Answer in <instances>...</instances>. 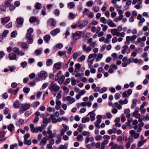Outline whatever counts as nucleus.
Instances as JSON below:
<instances>
[{"label":"nucleus","instance_id":"obj_55","mask_svg":"<svg viewBox=\"0 0 149 149\" xmlns=\"http://www.w3.org/2000/svg\"><path fill=\"white\" fill-rule=\"evenodd\" d=\"M30 135L28 133H26L24 136V140H26L30 137Z\"/></svg>","mask_w":149,"mask_h":149},{"label":"nucleus","instance_id":"obj_7","mask_svg":"<svg viewBox=\"0 0 149 149\" xmlns=\"http://www.w3.org/2000/svg\"><path fill=\"white\" fill-rule=\"evenodd\" d=\"M47 133L49 136L46 135V138L47 140H49L50 139H52L54 137V134L52 133V131L51 130H48Z\"/></svg>","mask_w":149,"mask_h":149},{"label":"nucleus","instance_id":"obj_13","mask_svg":"<svg viewBox=\"0 0 149 149\" xmlns=\"http://www.w3.org/2000/svg\"><path fill=\"white\" fill-rule=\"evenodd\" d=\"M88 23V21L86 20H84L81 22V23L78 26L79 27L81 28L84 27L86 26Z\"/></svg>","mask_w":149,"mask_h":149},{"label":"nucleus","instance_id":"obj_41","mask_svg":"<svg viewBox=\"0 0 149 149\" xmlns=\"http://www.w3.org/2000/svg\"><path fill=\"white\" fill-rule=\"evenodd\" d=\"M85 58V56L84 55H82L80 58L78 59V61L79 62H81L82 61L84 60Z\"/></svg>","mask_w":149,"mask_h":149},{"label":"nucleus","instance_id":"obj_61","mask_svg":"<svg viewBox=\"0 0 149 149\" xmlns=\"http://www.w3.org/2000/svg\"><path fill=\"white\" fill-rule=\"evenodd\" d=\"M74 15L71 13H69V17L71 19H74Z\"/></svg>","mask_w":149,"mask_h":149},{"label":"nucleus","instance_id":"obj_30","mask_svg":"<svg viewBox=\"0 0 149 149\" xmlns=\"http://www.w3.org/2000/svg\"><path fill=\"white\" fill-rule=\"evenodd\" d=\"M65 79V77L63 75V76H61L59 79V81H58V83L60 84H62L63 83V81H64V79Z\"/></svg>","mask_w":149,"mask_h":149},{"label":"nucleus","instance_id":"obj_23","mask_svg":"<svg viewBox=\"0 0 149 149\" xmlns=\"http://www.w3.org/2000/svg\"><path fill=\"white\" fill-rule=\"evenodd\" d=\"M7 128L9 131L12 132L15 128V127L13 124H10L8 127Z\"/></svg>","mask_w":149,"mask_h":149},{"label":"nucleus","instance_id":"obj_60","mask_svg":"<svg viewBox=\"0 0 149 149\" xmlns=\"http://www.w3.org/2000/svg\"><path fill=\"white\" fill-rule=\"evenodd\" d=\"M93 2L92 1H89L87 2L86 4L87 6H91L93 4Z\"/></svg>","mask_w":149,"mask_h":149},{"label":"nucleus","instance_id":"obj_37","mask_svg":"<svg viewBox=\"0 0 149 149\" xmlns=\"http://www.w3.org/2000/svg\"><path fill=\"white\" fill-rule=\"evenodd\" d=\"M90 118L89 117H86V118H83L82 119V122L84 123L86 122H88Z\"/></svg>","mask_w":149,"mask_h":149},{"label":"nucleus","instance_id":"obj_22","mask_svg":"<svg viewBox=\"0 0 149 149\" xmlns=\"http://www.w3.org/2000/svg\"><path fill=\"white\" fill-rule=\"evenodd\" d=\"M46 140H47V139H46V137L43 138L40 141V145L42 146L45 145L47 143Z\"/></svg>","mask_w":149,"mask_h":149},{"label":"nucleus","instance_id":"obj_45","mask_svg":"<svg viewBox=\"0 0 149 149\" xmlns=\"http://www.w3.org/2000/svg\"><path fill=\"white\" fill-rule=\"evenodd\" d=\"M8 32V30H4L2 36L3 37H6L7 36V34Z\"/></svg>","mask_w":149,"mask_h":149},{"label":"nucleus","instance_id":"obj_9","mask_svg":"<svg viewBox=\"0 0 149 149\" xmlns=\"http://www.w3.org/2000/svg\"><path fill=\"white\" fill-rule=\"evenodd\" d=\"M63 100L65 102L67 100L68 102H74L75 101V99L73 97H71L70 96H68L66 98L64 97Z\"/></svg>","mask_w":149,"mask_h":149},{"label":"nucleus","instance_id":"obj_42","mask_svg":"<svg viewBox=\"0 0 149 149\" xmlns=\"http://www.w3.org/2000/svg\"><path fill=\"white\" fill-rule=\"evenodd\" d=\"M6 132L4 131H1L0 132V138H3L6 134Z\"/></svg>","mask_w":149,"mask_h":149},{"label":"nucleus","instance_id":"obj_15","mask_svg":"<svg viewBox=\"0 0 149 149\" xmlns=\"http://www.w3.org/2000/svg\"><path fill=\"white\" fill-rule=\"evenodd\" d=\"M30 127L31 129V131L32 132H37V127H36L34 128V125L33 124H31L30 125Z\"/></svg>","mask_w":149,"mask_h":149},{"label":"nucleus","instance_id":"obj_51","mask_svg":"<svg viewBox=\"0 0 149 149\" xmlns=\"http://www.w3.org/2000/svg\"><path fill=\"white\" fill-rule=\"evenodd\" d=\"M21 104V103H13L14 107L15 108H18Z\"/></svg>","mask_w":149,"mask_h":149},{"label":"nucleus","instance_id":"obj_40","mask_svg":"<svg viewBox=\"0 0 149 149\" xmlns=\"http://www.w3.org/2000/svg\"><path fill=\"white\" fill-rule=\"evenodd\" d=\"M61 74V71H59L58 73H57L56 77L55 78V81H57L59 77L60 76Z\"/></svg>","mask_w":149,"mask_h":149},{"label":"nucleus","instance_id":"obj_5","mask_svg":"<svg viewBox=\"0 0 149 149\" xmlns=\"http://www.w3.org/2000/svg\"><path fill=\"white\" fill-rule=\"evenodd\" d=\"M30 108V104H22L20 107L21 110L23 111H25Z\"/></svg>","mask_w":149,"mask_h":149},{"label":"nucleus","instance_id":"obj_38","mask_svg":"<svg viewBox=\"0 0 149 149\" xmlns=\"http://www.w3.org/2000/svg\"><path fill=\"white\" fill-rule=\"evenodd\" d=\"M103 56V55L102 54H98L97 58L96 59V61H97L100 60Z\"/></svg>","mask_w":149,"mask_h":149},{"label":"nucleus","instance_id":"obj_36","mask_svg":"<svg viewBox=\"0 0 149 149\" xmlns=\"http://www.w3.org/2000/svg\"><path fill=\"white\" fill-rule=\"evenodd\" d=\"M131 37L130 36H127L126 37V41L125 42V43L129 45L130 43V41L131 40Z\"/></svg>","mask_w":149,"mask_h":149},{"label":"nucleus","instance_id":"obj_27","mask_svg":"<svg viewBox=\"0 0 149 149\" xmlns=\"http://www.w3.org/2000/svg\"><path fill=\"white\" fill-rule=\"evenodd\" d=\"M118 104V103H114L113 104V108L117 107L118 109H122V107Z\"/></svg>","mask_w":149,"mask_h":149},{"label":"nucleus","instance_id":"obj_63","mask_svg":"<svg viewBox=\"0 0 149 149\" xmlns=\"http://www.w3.org/2000/svg\"><path fill=\"white\" fill-rule=\"evenodd\" d=\"M0 9L1 11L3 12H5L6 10V7L4 5L1 6Z\"/></svg>","mask_w":149,"mask_h":149},{"label":"nucleus","instance_id":"obj_31","mask_svg":"<svg viewBox=\"0 0 149 149\" xmlns=\"http://www.w3.org/2000/svg\"><path fill=\"white\" fill-rule=\"evenodd\" d=\"M36 20V17H31L29 19V21L31 23H33L35 22Z\"/></svg>","mask_w":149,"mask_h":149},{"label":"nucleus","instance_id":"obj_18","mask_svg":"<svg viewBox=\"0 0 149 149\" xmlns=\"http://www.w3.org/2000/svg\"><path fill=\"white\" fill-rule=\"evenodd\" d=\"M75 67L74 72H78L81 68V65L79 63H77L75 65Z\"/></svg>","mask_w":149,"mask_h":149},{"label":"nucleus","instance_id":"obj_29","mask_svg":"<svg viewBox=\"0 0 149 149\" xmlns=\"http://www.w3.org/2000/svg\"><path fill=\"white\" fill-rule=\"evenodd\" d=\"M13 50L16 55H18L19 54V51L18 48L16 47H14L13 49Z\"/></svg>","mask_w":149,"mask_h":149},{"label":"nucleus","instance_id":"obj_6","mask_svg":"<svg viewBox=\"0 0 149 149\" xmlns=\"http://www.w3.org/2000/svg\"><path fill=\"white\" fill-rule=\"evenodd\" d=\"M132 93V89H128L127 91L123 92L122 96L123 97H128Z\"/></svg>","mask_w":149,"mask_h":149},{"label":"nucleus","instance_id":"obj_26","mask_svg":"<svg viewBox=\"0 0 149 149\" xmlns=\"http://www.w3.org/2000/svg\"><path fill=\"white\" fill-rule=\"evenodd\" d=\"M138 111L137 110H136L133 113V115L136 118H139L141 116L140 113H138Z\"/></svg>","mask_w":149,"mask_h":149},{"label":"nucleus","instance_id":"obj_50","mask_svg":"<svg viewBox=\"0 0 149 149\" xmlns=\"http://www.w3.org/2000/svg\"><path fill=\"white\" fill-rule=\"evenodd\" d=\"M27 65V63L26 61L22 62L21 63V66L24 68L26 67Z\"/></svg>","mask_w":149,"mask_h":149},{"label":"nucleus","instance_id":"obj_35","mask_svg":"<svg viewBox=\"0 0 149 149\" xmlns=\"http://www.w3.org/2000/svg\"><path fill=\"white\" fill-rule=\"evenodd\" d=\"M53 61L51 59H48L46 62V65L47 66H49L52 64Z\"/></svg>","mask_w":149,"mask_h":149},{"label":"nucleus","instance_id":"obj_62","mask_svg":"<svg viewBox=\"0 0 149 149\" xmlns=\"http://www.w3.org/2000/svg\"><path fill=\"white\" fill-rule=\"evenodd\" d=\"M56 47V48L58 49H61L63 47V45L62 43H59L57 44Z\"/></svg>","mask_w":149,"mask_h":149},{"label":"nucleus","instance_id":"obj_25","mask_svg":"<svg viewBox=\"0 0 149 149\" xmlns=\"http://www.w3.org/2000/svg\"><path fill=\"white\" fill-rule=\"evenodd\" d=\"M61 66V63L59 62L55 63L54 65V67L57 70H59Z\"/></svg>","mask_w":149,"mask_h":149},{"label":"nucleus","instance_id":"obj_56","mask_svg":"<svg viewBox=\"0 0 149 149\" xmlns=\"http://www.w3.org/2000/svg\"><path fill=\"white\" fill-rule=\"evenodd\" d=\"M2 97L4 99H6L8 97V95L6 93H5L2 95Z\"/></svg>","mask_w":149,"mask_h":149},{"label":"nucleus","instance_id":"obj_2","mask_svg":"<svg viewBox=\"0 0 149 149\" xmlns=\"http://www.w3.org/2000/svg\"><path fill=\"white\" fill-rule=\"evenodd\" d=\"M49 88L51 91L56 92L59 90L60 88L58 86L56 85V83L52 82L49 87Z\"/></svg>","mask_w":149,"mask_h":149},{"label":"nucleus","instance_id":"obj_12","mask_svg":"<svg viewBox=\"0 0 149 149\" xmlns=\"http://www.w3.org/2000/svg\"><path fill=\"white\" fill-rule=\"evenodd\" d=\"M82 50L83 51H86L87 52H89L91 51L92 48L90 47H88L86 48V45L83 44L82 46Z\"/></svg>","mask_w":149,"mask_h":149},{"label":"nucleus","instance_id":"obj_48","mask_svg":"<svg viewBox=\"0 0 149 149\" xmlns=\"http://www.w3.org/2000/svg\"><path fill=\"white\" fill-rule=\"evenodd\" d=\"M45 128V126L44 125H42V126L38 127V132L40 131V132H42L43 129Z\"/></svg>","mask_w":149,"mask_h":149},{"label":"nucleus","instance_id":"obj_54","mask_svg":"<svg viewBox=\"0 0 149 149\" xmlns=\"http://www.w3.org/2000/svg\"><path fill=\"white\" fill-rule=\"evenodd\" d=\"M23 91L24 93H28L30 91V88H29L25 87L23 88Z\"/></svg>","mask_w":149,"mask_h":149},{"label":"nucleus","instance_id":"obj_21","mask_svg":"<svg viewBox=\"0 0 149 149\" xmlns=\"http://www.w3.org/2000/svg\"><path fill=\"white\" fill-rule=\"evenodd\" d=\"M48 22L51 24L52 26H55L56 24V22L52 19H50Z\"/></svg>","mask_w":149,"mask_h":149},{"label":"nucleus","instance_id":"obj_32","mask_svg":"<svg viewBox=\"0 0 149 149\" xmlns=\"http://www.w3.org/2000/svg\"><path fill=\"white\" fill-rule=\"evenodd\" d=\"M50 119H47L46 118H43V123L44 124H46L47 125V124L50 121Z\"/></svg>","mask_w":149,"mask_h":149},{"label":"nucleus","instance_id":"obj_14","mask_svg":"<svg viewBox=\"0 0 149 149\" xmlns=\"http://www.w3.org/2000/svg\"><path fill=\"white\" fill-rule=\"evenodd\" d=\"M18 45L21 46L22 49H27L29 47V45L26 43L19 42L18 43Z\"/></svg>","mask_w":149,"mask_h":149},{"label":"nucleus","instance_id":"obj_19","mask_svg":"<svg viewBox=\"0 0 149 149\" xmlns=\"http://www.w3.org/2000/svg\"><path fill=\"white\" fill-rule=\"evenodd\" d=\"M10 18L9 17H6L1 19V22L3 24H6L10 20Z\"/></svg>","mask_w":149,"mask_h":149},{"label":"nucleus","instance_id":"obj_53","mask_svg":"<svg viewBox=\"0 0 149 149\" xmlns=\"http://www.w3.org/2000/svg\"><path fill=\"white\" fill-rule=\"evenodd\" d=\"M72 85V86H74L76 84V81L74 77H72L71 79Z\"/></svg>","mask_w":149,"mask_h":149},{"label":"nucleus","instance_id":"obj_8","mask_svg":"<svg viewBox=\"0 0 149 149\" xmlns=\"http://www.w3.org/2000/svg\"><path fill=\"white\" fill-rule=\"evenodd\" d=\"M16 22L18 25L17 27H21L23 25L24 22V19L21 17H18L17 19Z\"/></svg>","mask_w":149,"mask_h":149},{"label":"nucleus","instance_id":"obj_4","mask_svg":"<svg viewBox=\"0 0 149 149\" xmlns=\"http://www.w3.org/2000/svg\"><path fill=\"white\" fill-rule=\"evenodd\" d=\"M129 133L132 137H134V139H137L139 136V134L138 133H136L135 131L134 130H131Z\"/></svg>","mask_w":149,"mask_h":149},{"label":"nucleus","instance_id":"obj_44","mask_svg":"<svg viewBox=\"0 0 149 149\" xmlns=\"http://www.w3.org/2000/svg\"><path fill=\"white\" fill-rule=\"evenodd\" d=\"M24 143L25 144H26L28 145H30L31 143V140H27V139L24 140Z\"/></svg>","mask_w":149,"mask_h":149},{"label":"nucleus","instance_id":"obj_20","mask_svg":"<svg viewBox=\"0 0 149 149\" xmlns=\"http://www.w3.org/2000/svg\"><path fill=\"white\" fill-rule=\"evenodd\" d=\"M90 115V118L91 120V121H93L95 119V113H93V111L90 113L88 115Z\"/></svg>","mask_w":149,"mask_h":149},{"label":"nucleus","instance_id":"obj_52","mask_svg":"<svg viewBox=\"0 0 149 149\" xmlns=\"http://www.w3.org/2000/svg\"><path fill=\"white\" fill-rule=\"evenodd\" d=\"M57 137L58 138V139L56 141V143L58 144L60 143L61 141V137L60 136H57Z\"/></svg>","mask_w":149,"mask_h":149},{"label":"nucleus","instance_id":"obj_11","mask_svg":"<svg viewBox=\"0 0 149 149\" xmlns=\"http://www.w3.org/2000/svg\"><path fill=\"white\" fill-rule=\"evenodd\" d=\"M107 23L111 27H113L116 26V24L110 19L107 20Z\"/></svg>","mask_w":149,"mask_h":149},{"label":"nucleus","instance_id":"obj_59","mask_svg":"<svg viewBox=\"0 0 149 149\" xmlns=\"http://www.w3.org/2000/svg\"><path fill=\"white\" fill-rule=\"evenodd\" d=\"M58 54L60 56L64 55L66 54V53L64 51H59L58 53Z\"/></svg>","mask_w":149,"mask_h":149},{"label":"nucleus","instance_id":"obj_43","mask_svg":"<svg viewBox=\"0 0 149 149\" xmlns=\"http://www.w3.org/2000/svg\"><path fill=\"white\" fill-rule=\"evenodd\" d=\"M68 5L69 7L71 9L74 7V4L73 2H70L68 4Z\"/></svg>","mask_w":149,"mask_h":149},{"label":"nucleus","instance_id":"obj_47","mask_svg":"<svg viewBox=\"0 0 149 149\" xmlns=\"http://www.w3.org/2000/svg\"><path fill=\"white\" fill-rule=\"evenodd\" d=\"M83 136L81 134H79L78 135L77 139L78 141H82L83 140Z\"/></svg>","mask_w":149,"mask_h":149},{"label":"nucleus","instance_id":"obj_58","mask_svg":"<svg viewBox=\"0 0 149 149\" xmlns=\"http://www.w3.org/2000/svg\"><path fill=\"white\" fill-rule=\"evenodd\" d=\"M93 10L95 12H98L99 10V8L97 6H95V7H93Z\"/></svg>","mask_w":149,"mask_h":149},{"label":"nucleus","instance_id":"obj_34","mask_svg":"<svg viewBox=\"0 0 149 149\" xmlns=\"http://www.w3.org/2000/svg\"><path fill=\"white\" fill-rule=\"evenodd\" d=\"M121 146H119L116 144H115L111 148V149H119Z\"/></svg>","mask_w":149,"mask_h":149},{"label":"nucleus","instance_id":"obj_64","mask_svg":"<svg viewBox=\"0 0 149 149\" xmlns=\"http://www.w3.org/2000/svg\"><path fill=\"white\" fill-rule=\"evenodd\" d=\"M67 146L65 145L61 146L57 149H67Z\"/></svg>","mask_w":149,"mask_h":149},{"label":"nucleus","instance_id":"obj_39","mask_svg":"<svg viewBox=\"0 0 149 149\" xmlns=\"http://www.w3.org/2000/svg\"><path fill=\"white\" fill-rule=\"evenodd\" d=\"M97 56V54H90L88 56V58L91 59L92 58H95Z\"/></svg>","mask_w":149,"mask_h":149},{"label":"nucleus","instance_id":"obj_24","mask_svg":"<svg viewBox=\"0 0 149 149\" xmlns=\"http://www.w3.org/2000/svg\"><path fill=\"white\" fill-rule=\"evenodd\" d=\"M146 142V140H145L143 141L140 140L138 142L137 146L138 147H140L143 146L145 143Z\"/></svg>","mask_w":149,"mask_h":149},{"label":"nucleus","instance_id":"obj_3","mask_svg":"<svg viewBox=\"0 0 149 149\" xmlns=\"http://www.w3.org/2000/svg\"><path fill=\"white\" fill-rule=\"evenodd\" d=\"M81 33V32L77 31L75 33L72 34V37L75 40H77L80 38Z\"/></svg>","mask_w":149,"mask_h":149},{"label":"nucleus","instance_id":"obj_46","mask_svg":"<svg viewBox=\"0 0 149 149\" xmlns=\"http://www.w3.org/2000/svg\"><path fill=\"white\" fill-rule=\"evenodd\" d=\"M17 34V32L16 31H14L11 33V36L12 37L15 38Z\"/></svg>","mask_w":149,"mask_h":149},{"label":"nucleus","instance_id":"obj_17","mask_svg":"<svg viewBox=\"0 0 149 149\" xmlns=\"http://www.w3.org/2000/svg\"><path fill=\"white\" fill-rule=\"evenodd\" d=\"M60 31V29L57 28L51 31L50 32V33L53 36H55Z\"/></svg>","mask_w":149,"mask_h":149},{"label":"nucleus","instance_id":"obj_1","mask_svg":"<svg viewBox=\"0 0 149 149\" xmlns=\"http://www.w3.org/2000/svg\"><path fill=\"white\" fill-rule=\"evenodd\" d=\"M33 31V29L31 28L28 29L27 31V33L26 35V37L27 39V42L28 44L31 43L33 42V39L31 34Z\"/></svg>","mask_w":149,"mask_h":149},{"label":"nucleus","instance_id":"obj_49","mask_svg":"<svg viewBox=\"0 0 149 149\" xmlns=\"http://www.w3.org/2000/svg\"><path fill=\"white\" fill-rule=\"evenodd\" d=\"M87 103H78L77 104V107H85L87 105Z\"/></svg>","mask_w":149,"mask_h":149},{"label":"nucleus","instance_id":"obj_10","mask_svg":"<svg viewBox=\"0 0 149 149\" xmlns=\"http://www.w3.org/2000/svg\"><path fill=\"white\" fill-rule=\"evenodd\" d=\"M47 72L44 71H42L40 74L39 75V77L42 78L43 79H45L47 77Z\"/></svg>","mask_w":149,"mask_h":149},{"label":"nucleus","instance_id":"obj_33","mask_svg":"<svg viewBox=\"0 0 149 149\" xmlns=\"http://www.w3.org/2000/svg\"><path fill=\"white\" fill-rule=\"evenodd\" d=\"M118 31L116 29H111V33L113 36H116V33Z\"/></svg>","mask_w":149,"mask_h":149},{"label":"nucleus","instance_id":"obj_57","mask_svg":"<svg viewBox=\"0 0 149 149\" xmlns=\"http://www.w3.org/2000/svg\"><path fill=\"white\" fill-rule=\"evenodd\" d=\"M24 123V120L23 119H20L17 122V124L18 125H22Z\"/></svg>","mask_w":149,"mask_h":149},{"label":"nucleus","instance_id":"obj_16","mask_svg":"<svg viewBox=\"0 0 149 149\" xmlns=\"http://www.w3.org/2000/svg\"><path fill=\"white\" fill-rule=\"evenodd\" d=\"M8 57L10 60H15L17 58V55L14 53H11L9 54Z\"/></svg>","mask_w":149,"mask_h":149},{"label":"nucleus","instance_id":"obj_28","mask_svg":"<svg viewBox=\"0 0 149 149\" xmlns=\"http://www.w3.org/2000/svg\"><path fill=\"white\" fill-rule=\"evenodd\" d=\"M51 38V37L50 35H46L43 38L44 39L47 43H48V42L50 40Z\"/></svg>","mask_w":149,"mask_h":149}]
</instances>
